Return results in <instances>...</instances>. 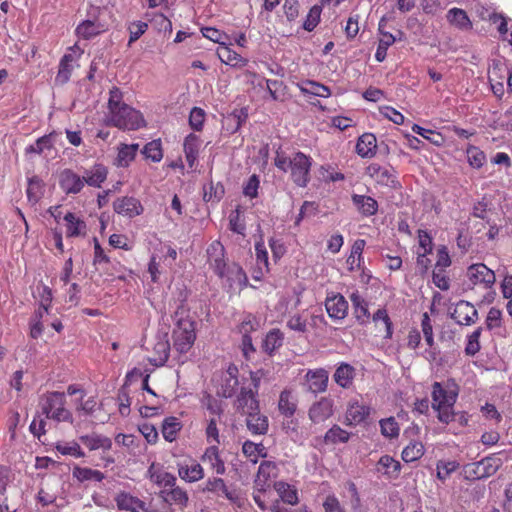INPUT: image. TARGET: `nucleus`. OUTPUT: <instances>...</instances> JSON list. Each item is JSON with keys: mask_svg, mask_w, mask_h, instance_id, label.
Listing matches in <instances>:
<instances>
[{"mask_svg": "<svg viewBox=\"0 0 512 512\" xmlns=\"http://www.w3.org/2000/svg\"><path fill=\"white\" fill-rule=\"evenodd\" d=\"M349 438V432L345 431L338 425L331 427L324 436L325 442L331 444L346 443Z\"/></svg>", "mask_w": 512, "mask_h": 512, "instance_id": "nucleus-48", "label": "nucleus"}, {"mask_svg": "<svg viewBox=\"0 0 512 512\" xmlns=\"http://www.w3.org/2000/svg\"><path fill=\"white\" fill-rule=\"evenodd\" d=\"M65 395L60 392H51L42 398V411L47 418L55 421H72V415L65 408Z\"/></svg>", "mask_w": 512, "mask_h": 512, "instance_id": "nucleus-5", "label": "nucleus"}, {"mask_svg": "<svg viewBox=\"0 0 512 512\" xmlns=\"http://www.w3.org/2000/svg\"><path fill=\"white\" fill-rule=\"evenodd\" d=\"M238 385V369L235 365H230L221 376V382L217 393L225 398L232 397L235 394Z\"/></svg>", "mask_w": 512, "mask_h": 512, "instance_id": "nucleus-13", "label": "nucleus"}, {"mask_svg": "<svg viewBox=\"0 0 512 512\" xmlns=\"http://www.w3.org/2000/svg\"><path fill=\"white\" fill-rule=\"evenodd\" d=\"M329 374L323 369L308 370L305 375L307 390L317 394L325 392L328 386Z\"/></svg>", "mask_w": 512, "mask_h": 512, "instance_id": "nucleus-14", "label": "nucleus"}, {"mask_svg": "<svg viewBox=\"0 0 512 512\" xmlns=\"http://www.w3.org/2000/svg\"><path fill=\"white\" fill-rule=\"evenodd\" d=\"M246 424L249 431L253 434L262 435L268 430V419L266 416L261 415L258 411L246 415Z\"/></svg>", "mask_w": 512, "mask_h": 512, "instance_id": "nucleus-31", "label": "nucleus"}, {"mask_svg": "<svg viewBox=\"0 0 512 512\" xmlns=\"http://www.w3.org/2000/svg\"><path fill=\"white\" fill-rule=\"evenodd\" d=\"M108 121L111 125L124 130H135L144 124L141 113L128 105L109 113Z\"/></svg>", "mask_w": 512, "mask_h": 512, "instance_id": "nucleus-6", "label": "nucleus"}, {"mask_svg": "<svg viewBox=\"0 0 512 512\" xmlns=\"http://www.w3.org/2000/svg\"><path fill=\"white\" fill-rule=\"evenodd\" d=\"M118 509L129 512H147L144 501L126 491H120L114 498Z\"/></svg>", "mask_w": 512, "mask_h": 512, "instance_id": "nucleus-15", "label": "nucleus"}, {"mask_svg": "<svg viewBox=\"0 0 512 512\" xmlns=\"http://www.w3.org/2000/svg\"><path fill=\"white\" fill-rule=\"evenodd\" d=\"M207 257L210 267L221 278L225 275V252L224 247L219 241H213L207 248Z\"/></svg>", "mask_w": 512, "mask_h": 512, "instance_id": "nucleus-11", "label": "nucleus"}, {"mask_svg": "<svg viewBox=\"0 0 512 512\" xmlns=\"http://www.w3.org/2000/svg\"><path fill=\"white\" fill-rule=\"evenodd\" d=\"M425 452V448L422 442L412 440L402 451V459L406 463H411L419 460Z\"/></svg>", "mask_w": 512, "mask_h": 512, "instance_id": "nucleus-35", "label": "nucleus"}, {"mask_svg": "<svg viewBox=\"0 0 512 512\" xmlns=\"http://www.w3.org/2000/svg\"><path fill=\"white\" fill-rule=\"evenodd\" d=\"M274 164L284 172L289 171L291 179L296 185L305 187L308 184L312 163L311 158L304 153L297 152L287 157L284 153L277 152Z\"/></svg>", "mask_w": 512, "mask_h": 512, "instance_id": "nucleus-3", "label": "nucleus"}, {"mask_svg": "<svg viewBox=\"0 0 512 512\" xmlns=\"http://www.w3.org/2000/svg\"><path fill=\"white\" fill-rule=\"evenodd\" d=\"M287 327L293 331L304 333L307 328V318L304 314H294L288 319Z\"/></svg>", "mask_w": 512, "mask_h": 512, "instance_id": "nucleus-60", "label": "nucleus"}, {"mask_svg": "<svg viewBox=\"0 0 512 512\" xmlns=\"http://www.w3.org/2000/svg\"><path fill=\"white\" fill-rule=\"evenodd\" d=\"M64 220L66 222L67 237H79L86 235V224L80 217L69 212L64 216Z\"/></svg>", "mask_w": 512, "mask_h": 512, "instance_id": "nucleus-28", "label": "nucleus"}, {"mask_svg": "<svg viewBox=\"0 0 512 512\" xmlns=\"http://www.w3.org/2000/svg\"><path fill=\"white\" fill-rule=\"evenodd\" d=\"M259 327V323L256 318L252 315H246L239 325V332L242 336H250V333L256 331Z\"/></svg>", "mask_w": 512, "mask_h": 512, "instance_id": "nucleus-63", "label": "nucleus"}, {"mask_svg": "<svg viewBox=\"0 0 512 512\" xmlns=\"http://www.w3.org/2000/svg\"><path fill=\"white\" fill-rule=\"evenodd\" d=\"M242 451L253 463H257L258 457L266 456L265 447L262 444H255L251 441H246L243 444Z\"/></svg>", "mask_w": 512, "mask_h": 512, "instance_id": "nucleus-50", "label": "nucleus"}, {"mask_svg": "<svg viewBox=\"0 0 512 512\" xmlns=\"http://www.w3.org/2000/svg\"><path fill=\"white\" fill-rule=\"evenodd\" d=\"M201 460L208 464L217 474H224L226 471L224 461L220 458L219 449L216 445L206 448Z\"/></svg>", "mask_w": 512, "mask_h": 512, "instance_id": "nucleus-26", "label": "nucleus"}, {"mask_svg": "<svg viewBox=\"0 0 512 512\" xmlns=\"http://www.w3.org/2000/svg\"><path fill=\"white\" fill-rule=\"evenodd\" d=\"M278 475L277 465L272 461H264L260 464L255 479L256 487L265 490L269 486V482Z\"/></svg>", "mask_w": 512, "mask_h": 512, "instance_id": "nucleus-21", "label": "nucleus"}, {"mask_svg": "<svg viewBox=\"0 0 512 512\" xmlns=\"http://www.w3.org/2000/svg\"><path fill=\"white\" fill-rule=\"evenodd\" d=\"M138 144H123L118 149V155L116 158V164L120 167L128 166L131 161L134 159L136 152L138 150Z\"/></svg>", "mask_w": 512, "mask_h": 512, "instance_id": "nucleus-44", "label": "nucleus"}, {"mask_svg": "<svg viewBox=\"0 0 512 512\" xmlns=\"http://www.w3.org/2000/svg\"><path fill=\"white\" fill-rule=\"evenodd\" d=\"M114 211L128 218H134L143 213L144 207L140 200L132 196H123L113 202Z\"/></svg>", "mask_w": 512, "mask_h": 512, "instance_id": "nucleus-10", "label": "nucleus"}, {"mask_svg": "<svg viewBox=\"0 0 512 512\" xmlns=\"http://www.w3.org/2000/svg\"><path fill=\"white\" fill-rule=\"evenodd\" d=\"M238 408L246 415L259 410V402L256 399V391L252 389L241 388V392L237 398Z\"/></svg>", "mask_w": 512, "mask_h": 512, "instance_id": "nucleus-23", "label": "nucleus"}, {"mask_svg": "<svg viewBox=\"0 0 512 512\" xmlns=\"http://www.w3.org/2000/svg\"><path fill=\"white\" fill-rule=\"evenodd\" d=\"M326 311L330 318L335 320H342L348 313V302L344 296L335 294L326 299Z\"/></svg>", "mask_w": 512, "mask_h": 512, "instance_id": "nucleus-17", "label": "nucleus"}, {"mask_svg": "<svg viewBox=\"0 0 512 512\" xmlns=\"http://www.w3.org/2000/svg\"><path fill=\"white\" fill-rule=\"evenodd\" d=\"M182 424L176 417H167L162 424V435L168 442L176 439L178 432L181 430Z\"/></svg>", "mask_w": 512, "mask_h": 512, "instance_id": "nucleus-42", "label": "nucleus"}, {"mask_svg": "<svg viewBox=\"0 0 512 512\" xmlns=\"http://www.w3.org/2000/svg\"><path fill=\"white\" fill-rule=\"evenodd\" d=\"M200 145V138L193 133L189 134L184 140L183 150L185 153V158L191 168L197 161Z\"/></svg>", "mask_w": 512, "mask_h": 512, "instance_id": "nucleus-29", "label": "nucleus"}, {"mask_svg": "<svg viewBox=\"0 0 512 512\" xmlns=\"http://www.w3.org/2000/svg\"><path fill=\"white\" fill-rule=\"evenodd\" d=\"M457 467L458 464L454 461H439L437 463V477L440 480H445L457 469Z\"/></svg>", "mask_w": 512, "mask_h": 512, "instance_id": "nucleus-64", "label": "nucleus"}, {"mask_svg": "<svg viewBox=\"0 0 512 512\" xmlns=\"http://www.w3.org/2000/svg\"><path fill=\"white\" fill-rule=\"evenodd\" d=\"M143 154L153 162H160L163 158L161 142L159 140L149 142L144 146Z\"/></svg>", "mask_w": 512, "mask_h": 512, "instance_id": "nucleus-53", "label": "nucleus"}, {"mask_svg": "<svg viewBox=\"0 0 512 512\" xmlns=\"http://www.w3.org/2000/svg\"><path fill=\"white\" fill-rule=\"evenodd\" d=\"M400 469V463L389 455L382 456L378 461V471L385 475L397 476Z\"/></svg>", "mask_w": 512, "mask_h": 512, "instance_id": "nucleus-45", "label": "nucleus"}, {"mask_svg": "<svg viewBox=\"0 0 512 512\" xmlns=\"http://www.w3.org/2000/svg\"><path fill=\"white\" fill-rule=\"evenodd\" d=\"M298 406V395L295 389L288 387L281 391L278 400V409L285 417L295 414Z\"/></svg>", "mask_w": 512, "mask_h": 512, "instance_id": "nucleus-16", "label": "nucleus"}, {"mask_svg": "<svg viewBox=\"0 0 512 512\" xmlns=\"http://www.w3.org/2000/svg\"><path fill=\"white\" fill-rule=\"evenodd\" d=\"M458 396L456 384L448 382L442 385L435 382L432 386V408L437 412L440 422L448 424L457 420L461 426H466L468 417L465 413L456 414L453 406Z\"/></svg>", "mask_w": 512, "mask_h": 512, "instance_id": "nucleus-1", "label": "nucleus"}, {"mask_svg": "<svg viewBox=\"0 0 512 512\" xmlns=\"http://www.w3.org/2000/svg\"><path fill=\"white\" fill-rule=\"evenodd\" d=\"M52 146L51 135H45L37 139V141L26 148V153L40 154L45 149H49Z\"/></svg>", "mask_w": 512, "mask_h": 512, "instance_id": "nucleus-61", "label": "nucleus"}, {"mask_svg": "<svg viewBox=\"0 0 512 512\" xmlns=\"http://www.w3.org/2000/svg\"><path fill=\"white\" fill-rule=\"evenodd\" d=\"M381 433L387 438H395L399 435L400 428L393 417L380 421Z\"/></svg>", "mask_w": 512, "mask_h": 512, "instance_id": "nucleus-55", "label": "nucleus"}, {"mask_svg": "<svg viewBox=\"0 0 512 512\" xmlns=\"http://www.w3.org/2000/svg\"><path fill=\"white\" fill-rule=\"evenodd\" d=\"M354 378V368L349 364H341L334 373L335 382L343 387L348 388Z\"/></svg>", "mask_w": 512, "mask_h": 512, "instance_id": "nucleus-40", "label": "nucleus"}, {"mask_svg": "<svg viewBox=\"0 0 512 512\" xmlns=\"http://www.w3.org/2000/svg\"><path fill=\"white\" fill-rule=\"evenodd\" d=\"M72 475L79 482L95 481L101 482L104 479V474L99 470H94L87 467L75 466Z\"/></svg>", "mask_w": 512, "mask_h": 512, "instance_id": "nucleus-37", "label": "nucleus"}, {"mask_svg": "<svg viewBox=\"0 0 512 512\" xmlns=\"http://www.w3.org/2000/svg\"><path fill=\"white\" fill-rule=\"evenodd\" d=\"M274 488L281 500L289 505H296L299 501L297 489L283 481L276 482Z\"/></svg>", "mask_w": 512, "mask_h": 512, "instance_id": "nucleus-33", "label": "nucleus"}, {"mask_svg": "<svg viewBox=\"0 0 512 512\" xmlns=\"http://www.w3.org/2000/svg\"><path fill=\"white\" fill-rule=\"evenodd\" d=\"M105 30V25L100 22L98 17H95L92 20L88 19L80 22L75 29V34L78 38L89 40Z\"/></svg>", "mask_w": 512, "mask_h": 512, "instance_id": "nucleus-18", "label": "nucleus"}, {"mask_svg": "<svg viewBox=\"0 0 512 512\" xmlns=\"http://www.w3.org/2000/svg\"><path fill=\"white\" fill-rule=\"evenodd\" d=\"M496 281L495 273L483 263L472 264L466 271V285L471 290H486L485 298L493 299L492 288Z\"/></svg>", "mask_w": 512, "mask_h": 512, "instance_id": "nucleus-4", "label": "nucleus"}, {"mask_svg": "<svg viewBox=\"0 0 512 512\" xmlns=\"http://www.w3.org/2000/svg\"><path fill=\"white\" fill-rule=\"evenodd\" d=\"M321 15V8L314 5L308 12L307 17L303 23V28L307 31H312L319 23Z\"/></svg>", "mask_w": 512, "mask_h": 512, "instance_id": "nucleus-59", "label": "nucleus"}, {"mask_svg": "<svg viewBox=\"0 0 512 512\" xmlns=\"http://www.w3.org/2000/svg\"><path fill=\"white\" fill-rule=\"evenodd\" d=\"M370 413V408L356 399L349 401L345 416L347 425H357L363 422Z\"/></svg>", "mask_w": 512, "mask_h": 512, "instance_id": "nucleus-19", "label": "nucleus"}, {"mask_svg": "<svg viewBox=\"0 0 512 512\" xmlns=\"http://www.w3.org/2000/svg\"><path fill=\"white\" fill-rule=\"evenodd\" d=\"M447 21L460 30H469L472 28V22L467 13L460 8H451L446 15Z\"/></svg>", "mask_w": 512, "mask_h": 512, "instance_id": "nucleus-30", "label": "nucleus"}, {"mask_svg": "<svg viewBox=\"0 0 512 512\" xmlns=\"http://www.w3.org/2000/svg\"><path fill=\"white\" fill-rule=\"evenodd\" d=\"M82 54L83 49H81L78 44L69 48V52L66 53L60 61L59 70L55 78L57 83L63 85L69 81L75 63Z\"/></svg>", "mask_w": 512, "mask_h": 512, "instance_id": "nucleus-7", "label": "nucleus"}, {"mask_svg": "<svg viewBox=\"0 0 512 512\" xmlns=\"http://www.w3.org/2000/svg\"><path fill=\"white\" fill-rule=\"evenodd\" d=\"M169 351V342L165 339L159 340L154 346L155 355L149 361L155 366H162L168 360Z\"/></svg>", "mask_w": 512, "mask_h": 512, "instance_id": "nucleus-43", "label": "nucleus"}, {"mask_svg": "<svg viewBox=\"0 0 512 512\" xmlns=\"http://www.w3.org/2000/svg\"><path fill=\"white\" fill-rule=\"evenodd\" d=\"M174 319L173 347L180 353H187L196 340V322L184 306L175 311Z\"/></svg>", "mask_w": 512, "mask_h": 512, "instance_id": "nucleus-2", "label": "nucleus"}, {"mask_svg": "<svg viewBox=\"0 0 512 512\" xmlns=\"http://www.w3.org/2000/svg\"><path fill=\"white\" fill-rule=\"evenodd\" d=\"M217 55L222 63L232 67L242 68L247 65V60L241 57L237 52L233 51L227 42L217 49Z\"/></svg>", "mask_w": 512, "mask_h": 512, "instance_id": "nucleus-25", "label": "nucleus"}, {"mask_svg": "<svg viewBox=\"0 0 512 512\" xmlns=\"http://www.w3.org/2000/svg\"><path fill=\"white\" fill-rule=\"evenodd\" d=\"M351 302L354 307V314L356 319L364 324L369 321L370 314L368 311L367 303L358 293H352L350 296Z\"/></svg>", "mask_w": 512, "mask_h": 512, "instance_id": "nucleus-38", "label": "nucleus"}, {"mask_svg": "<svg viewBox=\"0 0 512 512\" xmlns=\"http://www.w3.org/2000/svg\"><path fill=\"white\" fill-rule=\"evenodd\" d=\"M283 333L279 329L271 330L263 341V348L266 352L272 353L282 346Z\"/></svg>", "mask_w": 512, "mask_h": 512, "instance_id": "nucleus-47", "label": "nucleus"}, {"mask_svg": "<svg viewBox=\"0 0 512 512\" xmlns=\"http://www.w3.org/2000/svg\"><path fill=\"white\" fill-rule=\"evenodd\" d=\"M301 91L318 97L327 98L331 95L328 87L313 81H308L301 86Z\"/></svg>", "mask_w": 512, "mask_h": 512, "instance_id": "nucleus-51", "label": "nucleus"}, {"mask_svg": "<svg viewBox=\"0 0 512 512\" xmlns=\"http://www.w3.org/2000/svg\"><path fill=\"white\" fill-rule=\"evenodd\" d=\"M365 244H366V242L363 239H357L353 243V245L351 247L350 255L348 256L347 261H346L350 271H354V270L360 268L361 256H362V252L364 250Z\"/></svg>", "mask_w": 512, "mask_h": 512, "instance_id": "nucleus-39", "label": "nucleus"}, {"mask_svg": "<svg viewBox=\"0 0 512 512\" xmlns=\"http://www.w3.org/2000/svg\"><path fill=\"white\" fill-rule=\"evenodd\" d=\"M59 184L66 194H77L84 186V180L71 170H64L59 177Z\"/></svg>", "mask_w": 512, "mask_h": 512, "instance_id": "nucleus-20", "label": "nucleus"}, {"mask_svg": "<svg viewBox=\"0 0 512 512\" xmlns=\"http://www.w3.org/2000/svg\"><path fill=\"white\" fill-rule=\"evenodd\" d=\"M56 449L62 455H71L76 458H81L85 456L80 445L76 442L57 444Z\"/></svg>", "mask_w": 512, "mask_h": 512, "instance_id": "nucleus-56", "label": "nucleus"}, {"mask_svg": "<svg viewBox=\"0 0 512 512\" xmlns=\"http://www.w3.org/2000/svg\"><path fill=\"white\" fill-rule=\"evenodd\" d=\"M451 316L460 325H472L478 319V312L471 303L461 300L456 303Z\"/></svg>", "mask_w": 512, "mask_h": 512, "instance_id": "nucleus-12", "label": "nucleus"}, {"mask_svg": "<svg viewBox=\"0 0 512 512\" xmlns=\"http://www.w3.org/2000/svg\"><path fill=\"white\" fill-rule=\"evenodd\" d=\"M352 201L363 215L372 216L378 210L377 201L370 196L355 194L352 196Z\"/></svg>", "mask_w": 512, "mask_h": 512, "instance_id": "nucleus-32", "label": "nucleus"}, {"mask_svg": "<svg viewBox=\"0 0 512 512\" xmlns=\"http://www.w3.org/2000/svg\"><path fill=\"white\" fill-rule=\"evenodd\" d=\"M334 414V400L331 397H321L308 410L309 419L315 423H323Z\"/></svg>", "mask_w": 512, "mask_h": 512, "instance_id": "nucleus-9", "label": "nucleus"}, {"mask_svg": "<svg viewBox=\"0 0 512 512\" xmlns=\"http://www.w3.org/2000/svg\"><path fill=\"white\" fill-rule=\"evenodd\" d=\"M150 480L160 487H173L176 483V477L156 466L154 463L150 465L147 471Z\"/></svg>", "mask_w": 512, "mask_h": 512, "instance_id": "nucleus-24", "label": "nucleus"}, {"mask_svg": "<svg viewBox=\"0 0 512 512\" xmlns=\"http://www.w3.org/2000/svg\"><path fill=\"white\" fill-rule=\"evenodd\" d=\"M107 177V170L101 165L94 166L82 177L89 186L100 187Z\"/></svg>", "mask_w": 512, "mask_h": 512, "instance_id": "nucleus-41", "label": "nucleus"}, {"mask_svg": "<svg viewBox=\"0 0 512 512\" xmlns=\"http://www.w3.org/2000/svg\"><path fill=\"white\" fill-rule=\"evenodd\" d=\"M482 328L479 327L474 330L470 335L467 336V343L465 347V352L467 355L474 356L479 352L480 346V336H481Z\"/></svg>", "mask_w": 512, "mask_h": 512, "instance_id": "nucleus-54", "label": "nucleus"}, {"mask_svg": "<svg viewBox=\"0 0 512 512\" xmlns=\"http://www.w3.org/2000/svg\"><path fill=\"white\" fill-rule=\"evenodd\" d=\"M366 175L381 186L395 188L397 186L396 174L393 168L371 163L366 168Z\"/></svg>", "mask_w": 512, "mask_h": 512, "instance_id": "nucleus-8", "label": "nucleus"}, {"mask_svg": "<svg viewBox=\"0 0 512 512\" xmlns=\"http://www.w3.org/2000/svg\"><path fill=\"white\" fill-rule=\"evenodd\" d=\"M223 278L227 279L230 286H233L234 284L241 286L247 280L242 268L236 264H232L228 267L226 266Z\"/></svg>", "mask_w": 512, "mask_h": 512, "instance_id": "nucleus-46", "label": "nucleus"}, {"mask_svg": "<svg viewBox=\"0 0 512 512\" xmlns=\"http://www.w3.org/2000/svg\"><path fill=\"white\" fill-rule=\"evenodd\" d=\"M161 494L164 500L169 504H175L181 507L187 506L188 495L185 490L178 486L171 487L169 491H162Z\"/></svg>", "mask_w": 512, "mask_h": 512, "instance_id": "nucleus-36", "label": "nucleus"}, {"mask_svg": "<svg viewBox=\"0 0 512 512\" xmlns=\"http://www.w3.org/2000/svg\"><path fill=\"white\" fill-rule=\"evenodd\" d=\"M385 26H386V20L384 18H382L379 21V27H378L379 34H380L378 45H380L382 47L389 48L390 46H392L395 43L396 37L394 35H392L391 33L385 31L384 30Z\"/></svg>", "mask_w": 512, "mask_h": 512, "instance_id": "nucleus-62", "label": "nucleus"}, {"mask_svg": "<svg viewBox=\"0 0 512 512\" xmlns=\"http://www.w3.org/2000/svg\"><path fill=\"white\" fill-rule=\"evenodd\" d=\"M80 440L90 450H109L112 447V441L108 437L98 434L81 436Z\"/></svg>", "mask_w": 512, "mask_h": 512, "instance_id": "nucleus-34", "label": "nucleus"}, {"mask_svg": "<svg viewBox=\"0 0 512 512\" xmlns=\"http://www.w3.org/2000/svg\"><path fill=\"white\" fill-rule=\"evenodd\" d=\"M376 137L371 133L361 135L356 144V152L362 158L373 157L376 153Z\"/></svg>", "mask_w": 512, "mask_h": 512, "instance_id": "nucleus-27", "label": "nucleus"}, {"mask_svg": "<svg viewBox=\"0 0 512 512\" xmlns=\"http://www.w3.org/2000/svg\"><path fill=\"white\" fill-rule=\"evenodd\" d=\"M467 158L469 164L474 168H481L486 161L485 154L477 147L467 149Z\"/></svg>", "mask_w": 512, "mask_h": 512, "instance_id": "nucleus-57", "label": "nucleus"}, {"mask_svg": "<svg viewBox=\"0 0 512 512\" xmlns=\"http://www.w3.org/2000/svg\"><path fill=\"white\" fill-rule=\"evenodd\" d=\"M412 131L436 146H442L444 144V137L439 132L425 129L417 124L412 126Z\"/></svg>", "mask_w": 512, "mask_h": 512, "instance_id": "nucleus-49", "label": "nucleus"}, {"mask_svg": "<svg viewBox=\"0 0 512 512\" xmlns=\"http://www.w3.org/2000/svg\"><path fill=\"white\" fill-rule=\"evenodd\" d=\"M179 477L189 483L197 482L204 477L203 467L194 460L182 463L178 467Z\"/></svg>", "mask_w": 512, "mask_h": 512, "instance_id": "nucleus-22", "label": "nucleus"}, {"mask_svg": "<svg viewBox=\"0 0 512 512\" xmlns=\"http://www.w3.org/2000/svg\"><path fill=\"white\" fill-rule=\"evenodd\" d=\"M202 34L207 39H210L211 41L218 43L220 46L225 44L229 37L224 32H221L220 30L214 28V27H206L202 29Z\"/></svg>", "mask_w": 512, "mask_h": 512, "instance_id": "nucleus-58", "label": "nucleus"}, {"mask_svg": "<svg viewBox=\"0 0 512 512\" xmlns=\"http://www.w3.org/2000/svg\"><path fill=\"white\" fill-rule=\"evenodd\" d=\"M204 491L208 492H221L229 500H233V494L228 490L223 479L221 478H210L205 483Z\"/></svg>", "mask_w": 512, "mask_h": 512, "instance_id": "nucleus-52", "label": "nucleus"}]
</instances>
